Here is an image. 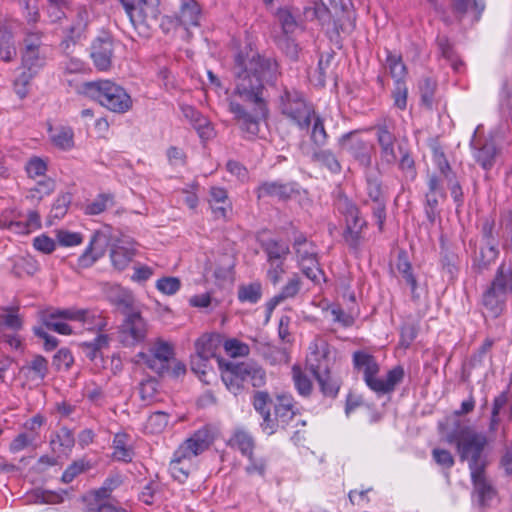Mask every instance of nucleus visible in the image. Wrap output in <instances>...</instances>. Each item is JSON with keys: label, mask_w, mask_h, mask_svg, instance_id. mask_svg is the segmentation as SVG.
<instances>
[{"label": "nucleus", "mask_w": 512, "mask_h": 512, "mask_svg": "<svg viewBox=\"0 0 512 512\" xmlns=\"http://www.w3.org/2000/svg\"><path fill=\"white\" fill-rule=\"evenodd\" d=\"M232 72L234 89L228 111L242 132L257 136L261 120L269 115L266 85L274 86L281 76L279 63L246 45L235 55Z\"/></svg>", "instance_id": "nucleus-1"}, {"label": "nucleus", "mask_w": 512, "mask_h": 512, "mask_svg": "<svg viewBox=\"0 0 512 512\" xmlns=\"http://www.w3.org/2000/svg\"><path fill=\"white\" fill-rule=\"evenodd\" d=\"M445 441L455 446L461 462L468 463L471 481L479 504L481 506L490 505L497 496V490L485 472L487 466V459L484 455L487 446L485 434L476 432L472 426L456 420L446 434Z\"/></svg>", "instance_id": "nucleus-2"}, {"label": "nucleus", "mask_w": 512, "mask_h": 512, "mask_svg": "<svg viewBox=\"0 0 512 512\" xmlns=\"http://www.w3.org/2000/svg\"><path fill=\"white\" fill-rule=\"evenodd\" d=\"M353 366L363 374V380L370 390L377 395L390 394L395 391L405 376L404 368L400 365L393 367L387 372L386 378L380 379L377 375L380 372V365L376 358L364 351L353 353Z\"/></svg>", "instance_id": "nucleus-3"}, {"label": "nucleus", "mask_w": 512, "mask_h": 512, "mask_svg": "<svg viewBox=\"0 0 512 512\" xmlns=\"http://www.w3.org/2000/svg\"><path fill=\"white\" fill-rule=\"evenodd\" d=\"M218 365L223 383L234 395L242 391L243 383L246 381L255 388H260L266 383L265 370L253 360L236 362L218 359Z\"/></svg>", "instance_id": "nucleus-4"}, {"label": "nucleus", "mask_w": 512, "mask_h": 512, "mask_svg": "<svg viewBox=\"0 0 512 512\" xmlns=\"http://www.w3.org/2000/svg\"><path fill=\"white\" fill-rule=\"evenodd\" d=\"M335 209L343 216L345 227L342 233L344 243L353 251H358L364 242V230L368 223L361 216L357 204L347 195L339 192L334 201Z\"/></svg>", "instance_id": "nucleus-5"}, {"label": "nucleus", "mask_w": 512, "mask_h": 512, "mask_svg": "<svg viewBox=\"0 0 512 512\" xmlns=\"http://www.w3.org/2000/svg\"><path fill=\"white\" fill-rule=\"evenodd\" d=\"M85 92L115 113H125L132 107V99L126 90L110 80L88 82L85 84Z\"/></svg>", "instance_id": "nucleus-6"}, {"label": "nucleus", "mask_w": 512, "mask_h": 512, "mask_svg": "<svg viewBox=\"0 0 512 512\" xmlns=\"http://www.w3.org/2000/svg\"><path fill=\"white\" fill-rule=\"evenodd\" d=\"M278 100L282 115L293 121L300 129L309 128L315 110L302 92L285 86Z\"/></svg>", "instance_id": "nucleus-7"}, {"label": "nucleus", "mask_w": 512, "mask_h": 512, "mask_svg": "<svg viewBox=\"0 0 512 512\" xmlns=\"http://www.w3.org/2000/svg\"><path fill=\"white\" fill-rule=\"evenodd\" d=\"M41 32H28L23 39L24 48L21 52L23 71L19 75V83H30L39 70L46 64L47 54L42 43Z\"/></svg>", "instance_id": "nucleus-8"}, {"label": "nucleus", "mask_w": 512, "mask_h": 512, "mask_svg": "<svg viewBox=\"0 0 512 512\" xmlns=\"http://www.w3.org/2000/svg\"><path fill=\"white\" fill-rule=\"evenodd\" d=\"M314 17L326 29L331 39L339 38L341 35H349L355 29V14L344 6L335 8V13L324 4H316L313 7Z\"/></svg>", "instance_id": "nucleus-9"}, {"label": "nucleus", "mask_w": 512, "mask_h": 512, "mask_svg": "<svg viewBox=\"0 0 512 512\" xmlns=\"http://www.w3.org/2000/svg\"><path fill=\"white\" fill-rule=\"evenodd\" d=\"M294 404L292 395L278 394L273 403L274 413H271L269 424L265 425L263 431L268 435H272L279 430H286L289 427L305 426L306 423L300 419Z\"/></svg>", "instance_id": "nucleus-10"}, {"label": "nucleus", "mask_w": 512, "mask_h": 512, "mask_svg": "<svg viewBox=\"0 0 512 512\" xmlns=\"http://www.w3.org/2000/svg\"><path fill=\"white\" fill-rule=\"evenodd\" d=\"M365 191L367 199L365 205L371 203L373 216L377 220L378 229L383 231L386 220V195L383 181L379 172H373L370 169L365 172Z\"/></svg>", "instance_id": "nucleus-11"}, {"label": "nucleus", "mask_w": 512, "mask_h": 512, "mask_svg": "<svg viewBox=\"0 0 512 512\" xmlns=\"http://www.w3.org/2000/svg\"><path fill=\"white\" fill-rule=\"evenodd\" d=\"M122 323L118 327V338L125 347H134L145 341L148 333L147 321L142 317L139 309L123 315Z\"/></svg>", "instance_id": "nucleus-12"}, {"label": "nucleus", "mask_w": 512, "mask_h": 512, "mask_svg": "<svg viewBox=\"0 0 512 512\" xmlns=\"http://www.w3.org/2000/svg\"><path fill=\"white\" fill-rule=\"evenodd\" d=\"M338 145L341 150L348 151L360 166L366 170L371 168L374 146L357 137L356 131L343 134L338 139Z\"/></svg>", "instance_id": "nucleus-13"}, {"label": "nucleus", "mask_w": 512, "mask_h": 512, "mask_svg": "<svg viewBox=\"0 0 512 512\" xmlns=\"http://www.w3.org/2000/svg\"><path fill=\"white\" fill-rule=\"evenodd\" d=\"M433 156L437 168L450 191L456 207H462L464 204V193L456 172L452 169L442 150L435 149Z\"/></svg>", "instance_id": "nucleus-14"}, {"label": "nucleus", "mask_w": 512, "mask_h": 512, "mask_svg": "<svg viewBox=\"0 0 512 512\" xmlns=\"http://www.w3.org/2000/svg\"><path fill=\"white\" fill-rule=\"evenodd\" d=\"M160 0H139L130 22L136 29L150 31L158 25Z\"/></svg>", "instance_id": "nucleus-15"}, {"label": "nucleus", "mask_w": 512, "mask_h": 512, "mask_svg": "<svg viewBox=\"0 0 512 512\" xmlns=\"http://www.w3.org/2000/svg\"><path fill=\"white\" fill-rule=\"evenodd\" d=\"M306 358V366L314 377L327 374L333 365V357L327 342H313Z\"/></svg>", "instance_id": "nucleus-16"}, {"label": "nucleus", "mask_w": 512, "mask_h": 512, "mask_svg": "<svg viewBox=\"0 0 512 512\" xmlns=\"http://www.w3.org/2000/svg\"><path fill=\"white\" fill-rule=\"evenodd\" d=\"M255 192L258 199L276 197L281 201H287L299 194V188L298 184L293 181H264L258 185Z\"/></svg>", "instance_id": "nucleus-17"}, {"label": "nucleus", "mask_w": 512, "mask_h": 512, "mask_svg": "<svg viewBox=\"0 0 512 512\" xmlns=\"http://www.w3.org/2000/svg\"><path fill=\"white\" fill-rule=\"evenodd\" d=\"M374 129L376 131L377 143L380 148L381 162L387 165H394L397 161L395 152L397 138L395 134L386 122L377 124Z\"/></svg>", "instance_id": "nucleus-18"}, {"label": "nucleus", "mask_w": 512, "mask_h": 512, "mask_svg": "<svg viewBox=\"0 0 512 512\" xmlns=\"http://www.w3.org/2000/svg\"><path fill=\"white\" fill-rule=\"evenodd\" d=\"M91 58L99 71H107L112 66L114 55L113 40L109 35L97 37L91 45Z\"/></svg>", "instance_id": "nucleus-19"}, {"label": "nucleus", "mask_w": 512, "mask_h": 512, "mask_svg": "<svg viewBox=\"0 0 512 512\" xmlns=\"http://www.w3.org/2000/svg\"><path fill=\"white\" fill-rule=\"evenodd\" d=\"M107 236L101 231H95L90 239L89 245L78 257L76 268L86 269L94 265L100 259L106 250Z\"/></svg>", "instance_id": "nucleus-20"}, {"label": "nucleus", "mask_w": 512, "mask_h": 512, "mask_svg": "<svg viewBox=\"0 0 512 512\" xmlns=\"http://www.w3.org/2000/svg\"><path fill=\"white\" fill-rule=\"evenodd\" d=\"M213 442V435L207 426L198 429L190 438L184 441L178 448V454L182 457L184 453L194 457L204 452Z\"/></svg>", "instance_id": "nucleus-21"}, {"label": "nucleus", "mask_w": 512, "mask_h": 512, "mask_svg": "<svg viewBox=\"0 0 512 512\" xmlns=\"http://www.w3.org/2000/svg\"><path fill=\"white\" fill-rule=\"evenodd\" d=\"M485 7V0H451L452 13L459 22L469 13L472 15V22H478Z\"/></svg>", "instance_id": "nucleus-22"}, {"label": "nucleus", "mask_w": 512, "mask_h": 512, "mask_svg": "<svg viewBox=\"0 0 512 512\" xmlns=\"http://www.w3.org/2000/svg\"><path fill=\"white\" fill-rule=\"evenodd\" d=\"M89 22V13L85 8H79L73 24L68 28L65 39L61 42V47L64 52L68 53L71 45L76 42L84 34Z\"/></svg>", "instance_id": "nucleus-23"}, {"label": "nucleus", "mask_w": 512, "mask_h": 512, "mask_svg": "<svg viewBox=\"0 0 512 512\" xmlns=\"http://www.w3.org/2000/svg\"><path fill=\"white\" fill-rule=\"evenodd\" d=\"M201 7L196 0H181L179 11L175 14V21L188 29L200 24Z\"/></svg>", "instance_id": "nucleus-24"}, {"label": "nucleus", "mask_w": 512, "mask_h": 512, "mask_svg": "<svg viewBox=\"0 0 512 512\" xmlns=\"http://www.w3.org/2000/svg\"><path fill=\"white\" fill-rule=\"evenodd\" d=\"M109 302L114 305L122 315L136 310L135 299L132 293L121 286H112L107 291Z\"/></svg>", "instance_id": "nucleus-25"}, {"label": "nucleus", "mask_w": 512, "mask_h": 512, "mask_svg": "<svg viewBox=\"0 0 512 512\" xmlns=\"http://www.w3.org/2000/svg\"><path fill=\"white\" fill-rule=\"evenodd\" d=\"M185 118L190 120L202 139H210L214 135V129L210 121L193 106L185 105L181 107Z\"/></svg>", "instance_id": "nucleus-26"}, {"label": "nucleus", "mask_w": 512, "mask_h": 512, "mask_svg": "<svg viewBox=\"0 0 512 512\" xmlns=\"http://www.w3.org/2000/svg\"><path fill=\"white\" fill-rule=\"evenodd\" d=\"M498 256V245L482 244L479 254H476L473 258L472 269L477 274H482L490 269V266L496 261Z\"/></svg>", "instance_id": "nucleus-27"}, {"label": "nucleus", "mask_w": 512, "mask_h": 512, "mask_svg": "<svg viewBox=\"0 0 512 512\" xmlns=\"http://www.w3.org/2000/svg\"><path fill=\"white\" fill-rule=\"evenodd\" d=\"M311 161L319 167L327 169L332 174H339L342 171L337 155L330 149L316 147L311 155Z\"/></svg>", "instance_id": "nucleus-28"}, {"label": "nucleus", "mask_w": 512, "mask_h": 512, "mask_svg": "<svg viewBox=\"0 0 512 512\" xmlns=\"http://www.w3.org/2000/svg\"><path fill=\"white\" fill-rule=\"evenodd\" d=\"M507 296L488 287L482 296V304L493 318H498L506 307Z\"/></svg>", "instance_id": "nucleus-29"}, {"label": "nucleus", "mask_w": 512, "mask_h": 512, "mask_svg": "<svg viewBox=\"0 0 512 512\" xmlns=\"http://www.w3.org/2000/svg\"><path fill=\"white\" fill-rule=\"evenodd\" d=\"M260 246L267 255V262H284L290 253L286 243L273 238L260 240Z\"/></svg>", "instance_id": "nucleus-30"}, {"label": "nucleus", "mask_w": 512, "mask_h": 512, "mask_svg": "<svg viewBox=\"0 0 512 512\" xmlns=\"http://www.w3.org/2000/svg\"><path fill=\"white\" fill-rule=\"evenodd\" d=\"M435 42L439 55L447 60L454 71L459 72L463 67V62L459 59L455 51L454 44L451 42L449 37L447 35L438 34Z\"/></svg>", "instance_id": "nucleus-31"}, {"label": "nucleus", "mask_w": 512, "mask_h": 512, "mask_svg": "<svg viewBox=\"0 0 512 512\" xmlns=\"http://www.w3.org/2000/svg\"><path fill=\"white\" fill-rule=\"evenodd\" d=\"M192 456L184 453V456L178 454V449L174 452L173 458L169 464V471L172 477L180 483H184L190 474Z\"/></svg>", "instance_id": "nucleus-32"}, {"label": "nucleus", "mask_w": 512, "mask_h": 512, "mask_svg": "<svg viewBox=\"0 0 512 512\" xmlns=\"http://www.w3.org/2000/svg\"><path fill=\"white\" fill-rule=\"evenodd\" d=\"M274 400L271 398L267 391H255L252 397V404L254 409L262 416L261 428L264 429L266 424H269V417L271 415V406Z\"/></svg>", "instance_id": "nucleus-33"}, {"label": "nucleus", "mask_w": 512, "mask_h": 512, "mask_svg": "<svg viewBox=\"0 0 512 512\" xmlns=\"http://www.w3.org/2000/svg\"><path fill=\"white\" fill-rule=\"evenodd\" d=\"M497 155V148L493 141H485L480 147L475 148V160L484 170H490L494 164Z\"/></svg>", "instance_id": "nucleus-34"}, {"label": "nucleus", "mask_w": 512, "mask_h": 512, "mask_svg": "<svg viewBox=\"0 0 512 512\" xmlns=\"http://www.w3.org/2000/svg\"><path fill=\"white\" fill-rule=\"evenodd\" d=\"M21 370L31 380L43 381L49 372L48 361L42 355H35Z\"/></svg>", "instance_id": "nucleus-35"}, {"label": "nucleus", "mask_w": 512, "mask_h": 512, "mask_svg": "<svg viewBox=\"0 0 512 512\" xmlns=\"http://www.w3.org/2000/svg\"><path fill=\"white\" fill-rule=\"evenodd\" d=\"M135 254V249L115 244L110 250L112 265L119 271L124 270L131 263Z\"/></svg>", "instance_id": "nucleus-36"}, {"label": "nucleus", "mask_w": 512, "mask_h": 512, "mask_svg": "<svg viewBox=\"0 0 512 512\" xmlns=\"http://www.w3.org/2000/svg\"><path fill=\"white\" fill-rule=\"evenodd\" d=\"M459 257L453 251L442 248L440 254V265L443 276L447 277L449 282H453L459 271Z\"/></svg>", "instance_id": "nucleus-37"}, {"label": "nucleus", "mask_w": 512, "mask_h": 512, "mask_svg": "<svg viewBox=\"0 0 512 512\" xmlns=\"http://www.w3.org/2000/svg\"><path fill=\"white\" fill-rule=\"evenodd\" d=\"M488 287L507 296L508 288H510L512 292V268H507L505 264L502 263L498 267L496 274Z\"/></svg>", "instance_id": "nucleus-38"}, {"label": "nucleus", "mask_w": 512, "mask_h": 512, "mask_svg": "<svg viewBox=\"0 0 512 512\" xmlns=\"http://www.w3.org/2000/svg\"><path fill=\"white\" fill-rule=\"evenodd\" d=\"M384 66L395 81H405L404 78L407 75V67L403 63L401 55L393 54L391 51L387 50Z\"/></svg>", "instance_id": "nucleus-39"}, {"label": "nucleus", "mask_w": 512, "mask_h": 512, "mask_svg": "<svg viewBox=\"0 0 512 512\" xmlns=\"http://www.w3.org/2000/svg\"><path fill=\"white\" fill-rule=\"evenodd\" d=\"M237 296L238 300L242 303L256 304L262 297V285L257 281L240 285Z\"/></svg>", "instance_id": "nucleus-40"}, {"label": "nucleus", "mask_w": 512, "mask_h": 512, "mask_svg": "<svg viewBox=\"0 0 512 512\" xmlns=\"http://www.w3.org/2000/svg\"><path fill=\"white\" fill-rule=\"evenodd\" d=\"M396 267L405 282L410 286L411 293L414 295L417 288V280L412 272V265L407 258L406 252L401 251L398 254Z\"/></svg>", "instance_id": "nucleus-41"}, {"label": "nucleus", "mask_w": 512, "mask_h": 512, "mask_svg": "<svg viewBox=\"0 0 512 512\" xmlns=\"http://www.w3.org/2000/svg\"><path fill=\"white\" fill-rule=\"evenodd\" d=\"M115 205L114 195L111 193L99 194L91 203L87 204L84 208L86 215H98L104 212L109 207Z\"/></svg>", "instance_id": "nucleus-42"}, {"label": "nucleus", "mask_w": 512, "mask_h": 512, "mask_svg": "<svg viewBox=\"0 0 512 512\" xmlns=\"http://www.w3.org/2000/svg\"><path fill=\"white\" fill-rule=\"evenodd\" d=\"M230 445L237 448L243 455L248 456L252 460V452L254 448V440L252 436L245 431H237L230 439Z\"/></svg>", "instance_id": "nucleus-43"}, {"label": "nucleus", "mask_w": 512, "mask_h": 512, "mask_svg": "<svg viewBox=\"0 0 512 512\" xmlns=\"http://www.w3.org/2000/svg\"><path fill=\"white\" fill-rule=\"evenodd\" d=\"M320 391L325 397L335 398L340 389V382L331 375V372L316 376Z\"/></svg>", "instance_id": "nucleus-44"}, {"label": "nucleus", "mask_w": 512, "mask_h": 512, "mask_svg": "<svg viewBox=\"0 0 512 512\" xmlns=\"http://www.w3.org/2000/svg\"><path fill=\"white\" fill-rule=\"evenodd\" d=\"M312 130L310 139L316 147H324L328 140V134L326 132L323 119L314 113L312 116Z\"/></svg>", "instance_id": "nucleus-45"}, {"label": "nucleus", "mask_w": 512, "mask_h": 512, "mask_svg": "<svg viewBox=\"0 0 512 512\" xmlns=\"http://www.w3.org/2000/svg\"><path fill=\"white\" fill-rule=\"evenodd\" d=\"M334 59V53H326L322 54L318 61V66L315 70V74L313 75V78L316 81V85L318 86H325L326 84V78L329 73H331V63Z\"/></svg>", "instance_id": "nucleus-46"}, {"label": "nucleus", "mask_w": 512, "mask_h": 512, "mask_svg": "<svg viewBox=\"0 0 512 512\" xmlns=\"http://www.w3.org/2000/svg\"><path fill=\"white\" fill-rule=\"evenodd\" d=\"M127 435L125 433H118L115 435L113 440V455L115 459L119 461L129 462L132 460L133 451L128 448Z\"/></svg>", "instance_id": "nucleus-47"}, {"label": "nucleus", "mask_w": 512, "mask_h": 512, "mask_svg": "<svg viewBox=\"0 0 512 512\" xmlns=\"http://www.w3.org/2000/svg\"><path fill=\"white\" fill-rule=\"evenodd\" d=\"M292 375L295 387L301 396H310L313 390V384L308 376L297 365L292 367Z\"/></svg>", "instance_id": "nucleus-48"}, {"label": "nucleus", "mask_w": 512, "mask_h": 512, "mask_svg": "<svg viewBox=\"0 0 512 512\" xmlns=\"http://www.w3.org/2000/svg\"><path fill=\"white\" fill-rule=\"evenodd\" d=\"M436 87V81L430 77H425L419 82L421 103L428 109L433 106Z\"/></svg>", "instance_id": "nucleus-49"}, {"label": "nucleus", "mask_w": 512, "mask_h": 512, "mask_svg": "<svg viewBox=\"0 0 512 512\" xmlns=\"http://www.w3.org/2000/svg\"><path fill=\"white\" fill-rule=\"evenodd\" d=\"M51 138L53 144L62 150H69L74 146V132L70 127L56 129Z\"/></svg>", "instance_id": "nucleus-50"}, {"label": "nucleus", "mask_w": 512, "mask_h": 512, "mask_svg": "<svg viewBox=\"0 0 512 512\" xmlns=\"http://www.w3.org/2000/svg\"><path fill=\"white\" fill-rule=\"evenodd\" d=\"M82 346L85 349L86 356L90 360H95L101 350L109 346V337L106 334H99L91 342H84Z\"/></svg>", "instance_id": "nucleus-51"}, {"label": "nucleus", "mask_w": 512, "mask_h": 512, "mask_svg": "<svg viewBox=\"0 0 512 512\" xmlns=\"http://www.w3.org/2000/svg\"><path fill=\"white\" fill-rule=\"evenodd\" d=\"M277 45L289 59L292 61L298 60L300 48L290 35H282L278 37Z\"/></svg>", "instance_id": "nucleus-52"}, {"label": "nucleus", "mask_w": 512, "mask_h": 512, "mask_svg": "<svg viewBox=\"0 0 512 512\" xmlns=\"http://www.w3.org/2000/svg\"><path fill=\"white\" fill-rule=\"evenodd\" d=\"M391 97L396 108L400 110L407 108L408 88L405 81H394Z\"/></svg>", "instance_id": "nucleus-53"}, {"label": "nucleus", "mask_w": 512, "mask_h": 512, "mask_svg": "<svg viewBox=\"0 0 512 512\" xmlns=\"http://www.w3.org/2000/svg\"><path fill=\"white\" fill-rule=\"evenodd\" d=\"M419 327L414 321H406L400 328V345L408 348L417 337Z\"/></svg>", "instance_id": "nucleus-54"}, {"label": "nucleus", "mask_w": 512, "mask_h": 512, "mask_svg": "<svg viewBox=\"0 0 512 512\" xmlns=\"http://www.w3.org/2000/svg\"><path fill=\"white\" fill-rule=\"evenodd\" d=\"M224 349L226 353L232 358L245 357L250 353L249 346L236 338L226 340L224 342Z\"/></svg>", "instance_id": "nucleus-55"}, {"label": "nucleus", "mask_w": 512, "mask_h": 512, "mask_svg": "<svg viewBox=\"0 0 512 512\" xmlns=\"http://www.w3.org/2000/svg\"><path fill=\"white\" fill-rule=\"evenodd\" d=\"M72 201V194L69 192H65L60 194L56 201L54 202L51 209V217L61 219L63 218Z\"/></svg>", "instance_id": "nucleus-56"}, {"label": "nucleus", "mask_w": 512, "mask_h": 512, "mask_svg": "<svg viewBox=\"0 0 512 512\" xmlns=\"http://www.w3.org/2000/svg\"><path fill=\"white\" fill-rule=\"evenodd\" d=\"M17 54L13 36L10 33H4L0 39V57L5 62L15 58Z\"/></svg>", "instance_id": "nucleus-57"}, {"label": "nucleus", "mask_w": 512, "mask_h": 512, "mask_svg": "<svg viewBox=\"0 0 512 512\" xmlns=\"http://www.w3.org/2000/svg\"><path fill=\"white\" fill-rule=\"evenodd\" d=\"M50 444L53 446L54 450L56 444L63 449H71L75 444L73 432L67 427L60 428L55 438L51 439Z\"/></svg>", "instance_id": "nucleus-58"}, {"label": "nucleus", "mask_w": 512, "mask_h": 512, "mask_svg": "<svg viewBox=\"0 0 512 512\" xmlns=\"http://www.w3.org/2000/svg\"><path fill=\"white\" fill-rule=\"evenodd\" d=\"M169 415L163 411H156L152 413L147 419V428L152 433H160L168 425Z\"/></svg>", "instance_id": "nucleus-59"}, {"label": "nucleus", "mask_w": 512, "mask_h": 512, "mask_svg": "<svg viewBox=\"0 0 512 512\" xmlns=\"http://www.w3.org/2000/svg\"><path fill=\"white\" fill-rule=\"evenodd\" d=\"M84 512H127V510L121 506L112 504L110 502H84Z\"/></svg>", "instance_id": "nucleus-60"}, {"label": "nucleus", "mask_w": 512, "mask_h": 512, "mask_svg": "<svg viewBox=\"0 0 512 512\" xmlns=\"http://www.w3.org/2000/svg\"><path fill=\"white\" fill-rule=\"evenodd\" d=\"M277 19L281 25L283 35H290L294 33L297 28V22L290 11L287 9H279L277 12Z\"/></svg>", "instance_id": "nucleus-61"}, {"label": "nucleus", "mask_w": 512, "mask_h": 512, "mask_svg": "<svg viewBox=\"0 0 512 512\" xmlns=\"http://www.w3.org/2000/svg\"><path fill=\"white\" fill-rule=\"evenodd\" d=\"M87 314L84 317L79 318L84 325H87V328L90 330L97 329L99 331L103 330L107 325L106 320L98 314L96 311L85 309Z\"/></svg>", "instance_id": "nucleus-62"}, {"label": "nucleus", "mask_w": 512, "mask_h": 512, "mask_svg": "<svg viewBox=\"0 0 512 512\" xmlns=\"http://www.w3.org/2000/svg\"><path fill=\"white\" fill-rule=\"evenodd\" d=\"M36 441V435L33 433H20L10 443L9 449L12 453H17L31 446Z\"/></svg>", "instance_id": "nucleus-63"}, {"label": "nucleus", "mask_w": 512, "mask_h": 512, "mask_svg": "<svg viewBox=\"0 0 512 512\" xmlns=\"http://www.w3.org/2000/svg\"><path fill=\"white\" fill-rule=\"evenodd\" d=\"M431 454L436 464L444 469H450L455 464L454 456L449 450L434 448Z\"/></svg>", "instance_id": "nucleus-64"}]
</instances>
